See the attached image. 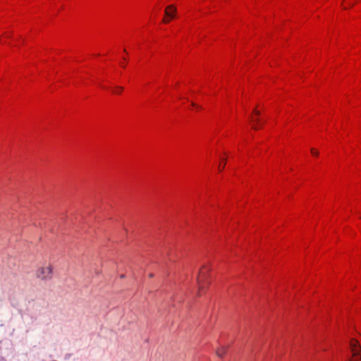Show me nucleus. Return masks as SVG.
<instances>
[{
  "mask_svg": "<svg viewBox=\"0 0 361 361\" xmlns=\"http://www.w3.org/2000/svg\"><path fill=\"white\" fill-rule=\"evenodd\" d=\"M350 348L353 354V358L350 361H359L361 359V347L358 341L352 338L350 341Z\"/></svg>",
  "mask_w": 361,
  "mask_h": 361,
  "instance_id": "nucleus-1",
  "label": "nucleus"
},
{
  "mask_svg": "<svg viewBox=\"0 0 361 361\" xmlns=\"http://www.w3.org/2000/svg\"><path fill=\"white\" fill-rule=\"evenodd\" d=\"M36 275L41 279H50L52 276V268L50 266L41 267L37 271Z\"/></svg>",
  "mask_w": 361,
  "mask_h": 361,
  "instance_id": "nucleus-2",
  "label": "nucleus"
},
{
  "mask_svg": "<svg viewBox=\"0 0 361 361\" xmlns=\"http://www.w3.org/2000/svg\"><path fill=\"white\" fill-rule=\"evenodd\" d=\"M207 279V271L204 269H202L200 273L199 276H197V281L198 283V295H201L202 290L204 288V280Z\"/></svg>",
  "mask_w": 361,
  "mask_h": 361,
  "instance_id": "nucleus-3",
  "label": "nucleus"
},
{
  "mask_svg": "<svg viewBox=\"0 0 361 361\" xmlns=\"http://www.w3.org/2000/svg\"><path fill=\"white\" fill-rule=\"evenodd\" d=\"M176 13V8L173 5L168 6L166 8L165 11H164L165 16L170 18L171 19L175 17Z\"/></svg>",
  "mask_w": 361,
  "mask_h": 361,
  "instance_id": "nucleus-4",
  "label": "nucleus"
},
{
  "mask_svg": "<svg viewBox=\"0 0 361 361\" xmlns=\"http://www.w3.org/2000/svg\"><path fill=\"white\" fill-rule=\"evenodd\" d=\"M226 348L221 347L217 350L216 355H217V356L222 357L223 355L226 353Z\"/></svg>",
  "mask_w": 361,
  "mask_h": 361,
  "instance_id": "nucleus-5",
  "label": "nucleus"
},
{
  "mask_svg": "<svg viewBox=\"0 0 361 361\" xmlns=\"http://www.w3.org/2000/svg\"><path fill=\"white\" fill-rule=\"evenodd\" d=\"M123 87L120 86H117L115 87V90L113 91L115 94H121L122 92Z\"/></svg>",
  "mask_w": 361,
  "mask_h": 361,
  "instance_id": "nucleus-6",
  "label": "nucleus"
},
{
  "mask_svg": "<svg viewBox=\"0 0 361 361\" xmlns=\"http://www.w3.org/2000/svg\"><path fill=\"white\" fill-rule=\"evenodd\" d=\"M223 162H224L223 164H219V171H222L225 167V165H226V159H225L223 160Z\"/></svg>",
  "mask_w": 361,
  "mask_h": 361,
  "instance_id": "nucleus-7",
  "label": "nucleus"
},
{
  "mask_svg": "<svg viewBox=\"0 0 361 361\" xmlns=\"http://www.w3.org/2000/svg\"><path fill=\"white\" fill-rule=\"evenodd\" d=\"M311 152L313 155L314 156H318L319 155V152L317 150H316L315 149H311Z\"/></svg>",
  "mask_w": 361,
  "mask_h": 361,
  "instance_id": "nucleus-8",
  "label": "nucleus"
},
{
  "mask_svg": "<svg viewBox=\"0 0 361 361\" xmlns=\"http://www.w3.org/2000/svg\"><path fill=\"white\" fill-rule=\"evenodd\" d=\"M171 19V18H168V17H166H166L163 19V23H169V20H170Z\"/></svg>",
  "mask_w": 361,
  "mask_h": 361,
  "instance_id": "nucleus-9",
  "label": "nucleus"
},
{
  "mask_svg": "<svg viewBox=\"0 0 361 361\" xmlns=\"http://www.w3.org/2000/svg\"><path fill=\"white\" fill-rule=\"evenodd\" d=\"M253 113L256 115V116H259L260 115V112L256 109H255L253 111Z\"/></svg>",
  "mask_w": 361,
  "mask_h": 361,
  "instance_id": "nucleus-10",
  "label": "nucleus"
},
{
  "mask_svg": "<svg viewBox=\"0 0 361 361\" xmlns=\"http://www.w3.org/2000/svg\"><path fill=\"white\" fill-rule=\"evenodd\" d=\"M252 128L255 129V130H257L258 129V126L257 124H253L252 125Z\"/></svg>",
  "mask_w": 361,
  "mask_h": 361,
  "instance_id": "nucleus-11",
  "label": "nucleus"
},
{
  "mask_svg": "<svg viewBox=\"0 0 361 361\" xmlns=\"http://www.w3.org/2000/svg\"><path fill=\"white\" fill-rule=\"evenodd\" d=\"M252 122H259V118H252Z\"/></svg>",
  "mask_w": 361,
  "mask_h": 361,
  "instance_id": "nucleus-12",
  "label": "nucleus"
},
{
  "mask_svg": "<svg viewBox=\"0 0 361 361\" xmlns=\"http://www.w3.org/2000/svg\"><path fill=\"white\" fill-rule=\"evenodd\" d=\"M192 106L200 108L195 103L192 102Z\"/></svg>",
  "mask_w": 361,
  "mask_h": 361,
  "instance_id": "nucleus-13",
  "label": "nucleus"
},
{
  "mask_svg": "<svg viewBox=\"0 0 361 361\" xmlns=\"http://www.w3.org/2000/svg\"><path fill=\"white\" fill-rule=\"evenodd\" d=\"M4 35H5V36H6V37H11V35H9V34H6V33H5Z\"/></svg>",
  "mask_w": 361,
  "mask_h": 361,
  "instance_id": "nucleus-14",
  "label": "nucleus"
},
{
  "mask_svg": "<svg viewBox=\"0 0 361 361\" xmlns=\"http://www.w3.org/2000/svg\"><path fill=\"white\" fill-rule=\"evenodd\" d=\"M153 276H154L153 274H149V277L152 278V277H153Z\"/></svg>",
  "mask_w": 361,
  "mask_h": 361,
  "instance_id": "nucleus-15",
  "label": "nucleus"
},
{
  "mask_svg": "<svg viewBox=\"0 0 361 361\" xmlns=\"http://www.w3.org/2000/svg\"><path fill=\"white\" fill-rule=\"evenodd\" d=\"M350 5H351V6H353L354 4L350 3Z\"/></svg>",
  "mask_w": 361,
  "mask_h": 361,
  "instance_id": "nucleus-16",
  "label": "nucleus"
},
{
  "mask_svg": "<svg viewBox=\"0 0 361 361\" xmlns=\"http://www.w3.org/2000/svg\"><path fill=\"white\" fill-rule=\"evenodd\" d=\"M350 5H351V6H353L354 4L350 3Z\"/></svg>",
  "mask_w": 361,
  "mask_h": 361,
  "instance_id": "nucleus-17",
  "label": "nucleus"
},
{
  "mask_svg": "<svg viewBox=\"0 0 361 361\" xmlns=\"http://www.w3.org/2000/svg\"><path fill=\"white\" fill-rule=\"evenodd\" d=\"M350 5H351V6H353L354 4L350 3Z\"/></svg>",
  "mask_w": 361,
  "mask_h": 361,
  "instance_id": "nucleus-18",
  "label": "nucleus"
}]
</instances>
